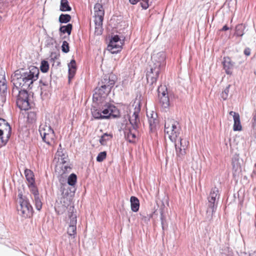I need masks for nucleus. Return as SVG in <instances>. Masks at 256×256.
<instances>
[{"instance_id": "nucleus-3", "label": "nucleus", "mask_w": 256, "mask_h": 256, "mask_svg": "<svg viewBox=\"0 0 256 256\" xmlns=\"http://www.w3.org/2000/svg\"><path fill=\"white\" fill-rule=\"evenodd\" d=\"M166 54L163 52L154 54L152 56V62L149 65L146 74L148 83L152 86V89L166 65Z\"/></svg>"}, {"instance_id": "nucleus-27", "label": "nucleus", "mask_w": 256, "mask_h": 256, "mask_svg": "<svg viewBox=\"0 0 256 256\" xmlns=\"http://www.w3.org/2000/svg\"><path fill=\"white\" fill-rule=\"evenodd\" d=\"M72 26L70 24H68L66 26H62L60 28V31L63 34L67 33L68 35H70L72 30Z\"/></svg>"}, {"instance_id": "nucleus-43", "label": "nucleus", "mask_w": 256, "mask_h": 256, "mask_svg": "<svg viewBox=\"0 0 256 256\" xmlns=\"http://www.w3.org/2000/svg\"><path fill=\"white\" fill-rule=\"evenodd\" d=\"M250 48H246L244 50V54L245 55L248 56L250 54Z\"/></svg>"}, {"instance_id": "nucleus-45", "label": "nucleus", "mask_w": 256, "mask_h": 256, "mask_svg": "<svg viewBox=\"0 0 256 256\" xmlns=\"http://www.w3.org/2000/svg\"><path fill=\"white\" fill-rule=\"evenodd\" d=\"M141 0H129L130 4H137L138 2H140Z\"/></svg>"}, {"instance_id": "nucleus-26", "label": "nucleus", "mask_w": 256, "mask_h": 256, "mask_svg": "<svg viewBox=\"0 0 256 256\" xmlns=\"http://www.w3.org/2000/svg\"><path fill=\"white\" fill-rule=\"evenodd\" d=\"M92 114L95 119H106L107 117L106 116H102V112L97 109H92Z\"/></svg>"}, {"instance_id": "nucleus-31", "label": "nucleus", "mask_w": 256, "mask_h": 256, "mask_svg": "<svg viewBox=\"0 0 256 256\" xmlns=\"http://www.w3.org/2000/svg\"><path fill=\"white\" fill-rule=\"evenodd\" d=\"M28 120L29 122L33 123L36 120V114L34 111L30 110L27 112Z\"/></svg>"}, {"instance_id": "nucleus-50", "label": "nucleus", "mask_w": 256, "mask_h": 256, "mask_svg": "<svg viewBox=\"0 0 256 256\" xmlns=\"http://www.w3.org/2000/svg\"><path fill=\"white\" fill-rule=\"evenodd\" d=\"M4 127H0V130H4Z\"/></svg>"}, {"instance_id": "nucleus-38", "label": "nucleus", "mask_w": 256, "mask_h": 256, "mask_svg": "<svg viewBox=\"0 0 256 256\" xmlns=\"http://www.w3.org/2000/svg\"><path fill=\"white\" fill-rule=\"evenodd\" d=\"M120 42H122V41L120 40L119 36L118 35H115L112 38L110 43L113 44L114 43H120Z\"/></svg>"}, {"instance_id": "nucleus-9", "label": "nucleus", "mask_w": 256, "mask_h": 256, "mask_svg": "<svg viewBox=\"0 0 256 256\" xmlns=\"http://www.w3.org/2000/svg\"><path fill=\"white\" fill-rule=\"evenodd\" d=\"M39 132L42 140L48 145L54 142L55 134L54 130L49 126L41 124L39 128Z\"/></svg>"}, {"instance_id": "nucleus-23", "label": "nucleus", "mask_w": 256, "mask_h": 256, "mask_svg": "<svg viewBox=\"0 0 256 256\" xmlns=\"http://www.w3.org/2000/svg\"><path fill=\"white\" fill-rule=\"evenodd\" d=\"M60 10L62 12H70L72 10L68 0H60Z\"/></svg>"}, {"instance_id": "nucleus-51", "label": "nucleus", "mask_w": 256, "mask_h": 256, "mask_svg": "<svg viewBox=\"0 0 256 256\" xmlns=\"http://www.w3.org/2000/svg\"><path fill=\"white\" fill-rule=\"evenodd\" d=\"M252 256H256V254L254 253L252 254Z\"/></svg>"}, {"instance_id": "nucleus-19", "label": "nucleus", "mask_w": 256, "mask_h": 256, "mask_svg": "<svg viewBox=\"0 0 256 256\" xmlns=\"http://www.w3.org/2000/svg\"><path fill=\"white\" fill-rule=\"evenodd\" d=\"M122 44V42H120V43H114L113 44L109 43L108 45V50L112 54L117 53L121 50Z\"/></svg>"}, {"instance_id": "nucleus-24", "label": "nucleus", "mask_w": 256, "mask_h": 256, "mask_svg": "<svg viewBox=\"0 0 256 256\" xmlns=\"http://www.w3.org/2000/svg\"><path fill=\"white\" fill-rule=\"evenodd\" d=\"M160 103L161 106L165 108H167L170 106V98L169 96H162L158 98Z\"/></svg>"}, {"instance_id": "nucleus-28", "label": "nucleus", "mask_w": 256, "mask_h": 256, "mask_svg": "<svg viewBox=\"0 0 256 256\" xmlns=\"http://www.w3.org/2000/svg\"><path fill=\"white\" fill-rule=\"evenodd\" d=\"M112 138V134L105 133L101 136L99 142L102 145H106L107 142L110 140Z\"/></svg>"}, {"instance_id": "nucleus-1", "label": "nucleus", "mask_w": 256, "mask_h": 256, "mask_svg": "<svg viewBox=\"0 0 256 256\" xmlns=\"http://www.w3.org/2000/svg\"><path fill=\"white\" fill-rule=\"evenodd\" d=\"M39 70L31 66L27 70H18L12 76V82L14 86L12 95L16 97V104L22 110L30 108L28 94L27 90L32 88L33 83L38 79Z\"/></svg>"}, {"instance_id": "nucleus-39", "label": "nucleus", "mask_w": 256, "mask_h": 256, "mask_svg": "<svg viewBox=\"0 0 256 256\" xmlns=\"http://www.w3.org/2000/svg\"><path fill=\"white\" fill-rule=\"evenodd\" d=\"M232 164L233 169L236 172L238 170L240 169V164L238 163V160H232Z\"/></svg>"}, {"instance_id": "nucleus-11", "label": "nucleus", "mask_w": 256, "mask_h": 256, "mask_svg": "<svg viewBox=\"0 0 256 256\" xmlns=\"http://www.w3.org/2000/svg\"><path fill=\"white\" fill-rule=\"evenodd\" d=\"M68 216L70 222L68 228L67 232L70 236L74 238L76 234V216L74 212H70Z\"/></svg>"}, {"instance_id": "nucleus-47", "label": "nucleus", "mask_w": 256, "mask_h": 256, "mask_svg": "<svg viewBox=\"0 0 256 256\" xmlns=\"http://www.w3.org/2000/svg\"><path fill=\"white\" fill-rule=\"evenodd\" d=\"M228 29H229V28L226 25H225L222 27V30L226 31V30H228Z\"/></svg>"}, {"instance_id": "nucleus-5", "label": "nucleus", "mask_w": 256, "mask_h": 256, "mask_svg": "<svg viewBox=\"0 0 256 256\" xmlns=\"http://www.w3.org/2000/svg\"><path fill=\"white\" fill-rule=\"evenodd\" d=\"M220 196V192L218 188L214 187L211 189L210 195L208 197L206 210V216L209 220L212 218L213 214L216 212Z\"/></svg>"}, {"instance_id": "nucleus-30", "label": "nucleus", "mask_w": 256, "mask_h": 256, "mask_svg": "<svg viewBox=\"0 0 256 256\" xmlns=\"http://www.w3.org/2000/svg\"><path fill=\"white\" fill-rule=\"evenodd\" d=\"M71 16L68 14H61L59 16V22L62 24H66L70 20Z\"/></svg>"}, {"instance_id": "nucleus-42", "label": "nucleus", "mask_w": 256, "mask_h": 256, "mask_svg": "<svg viewBox=\"0 0 256 256\" xmlns=\"http://www.w3.org/2000/svg\"><path fill=\"white\" fill-rule=\"evenodd\" d=\"M160 220H161V224H162V229L164 228V222H165V218H164V216L163 214V213L162 212H161V214H160Z\"/></svg>"}, {"instance_id": "nucleus-29", "label": "nucleus", "mask_w": 256, "mask_h": 256, "mask_svg": "<svg viewBox=\"0 0 256 256\" xmlns=\"http://www.w3.org/2000/svg\"><path fill=\"white\" fill-rule=\"evenodd\" d=\"M245 26L242 24H238L236 27L235 34L238 36H242L244 34Z\"/></svg>"}, {"instance_id": "nucleus-37", "label": "nucleus", "mask_w": 256, "mask_h": 256, "mask_svg": "<svg viewBox=\"0 0 256 256\" xmlns=\"http://www.w3.org/2000/svg\"><path fill=\"white\" fill-rule=\"evenodd\" d=\"M62 50L64 53H67L70 50L68 43L66 40L62 42Z\"/></svg>"}, {"instance_id": "nucleus-21", "label": "nucleus", "mask_w": 256, "mask_h": 256, "mask_svg": "<svg viewBox=\"0 0 256 256\" xmlns=\"http://www.w3.org/2000/svg\"><path fill=\"white\" fill-rule=\"evenodd\" d=\"M116 110V107L111 105L108 106L106 108L102 110V116H106V118H108L110 116L116 117V116L113 114V112Z\"/></svg>"}, {"instance_id": "nucleus-34", "label": "nucleus", "mask_w": 256, "mask_h": 256, "mask_svg": "<svg viewBox=\"0 0 256 256\" xmlns=\"http://www.w3.org/2000/svg\"><path fill=\"white\" fill-rule=\"evenodd\" d=\"M0 127H4L5 129L12 132V128L9 124L4 118H0Z\"/></svg>"}, {"instance_id": "nucleus-32", "label": "nucleus", "mask_w": 256, "mask_h": 256, "mask_svg": "<svg viewBox=\"0 0 256 256\" xmlns=\"http://www.w3.org/2000/svg\"><path fill=\"white\" fill-rule=\"evenodd\" d=\"M77 180V176L76 174H72L68 177V184L71 186L75 185Z\"/></svg>"}, {"instance_id": "nucleus-25", "label": "nucleus", "mask_w": 256, "mask_h": 256, "mask_svg": "<svg viewBox=\"0 0 256 256\" xmlns=\"http://www.w3.org/2000/svg\"><path fill=\"white\" fill-rule=\"evenodd\" d=\"M158 98L168 96L167 88L166 86L160 85L158 88Z\"/></svg>"}, {"instance_id": "nucleus-6", "label": "nucleus", "mask_w": 256, "mask_h": 256, "mask_svg": "<svg viewBox=\"0 0 256 256\" xmlns=\"http://www.w3.org/2000/svg\"><path fill=\"white\" fill-rule=\"evenodd\" d=\"M18 202L20 204V206L18 207V210L20 215L24 218L32 216L33 208L28 198L23 196L22 192L18 194Z\"/></svg>"}, {"instance_id": "nucleus-13", "label": "nucleus", "mask_w": 256, "mask_h": 256, "mask_svg": "<svg viewBox=\"0 0 256 256\" xmlns=\"http://www.w3.org/2000/svg\"><path fill=\"white\" fill-rule=\"evenodd\" d=\"M146 115L148 118L150 130L152 131L156 128V126L158 124L157 114L154 111H151L150 112H147Z\"/></svg>"}, {"instance_id": "nucleus-49", "label": "nucleus", "mask_w": 256, "mask_h": 256, "mask_svg": "<svg viewBox=\"0 0 256 256\" xmlns=\"http://www.w3.org/2000/svg\"><path fill=\"white\" fill-rule=\"evenodd\" d=\"M252 120H254V122L256 123V115L254 116Z\"/></svg>"}, {"instance_id": "nucleus-4", "label": "nucleus", "mask_w": 256, "mask_h": 256, "mask_svg": "<svg viewBox=\"0 0 256 256\" xmlns=\"http://www.w3.org/2000/svg\"><path fill=\"white\" fill-rule=\"evenodd\" d=\"M134 106L132 114L130 116L129 122L131 124V128H126L124 134L127 140L131 143L136 142L138 134V129L140 124L139 113L140 111V102H136L132 105Z\"/></svg>"}, {"instance_id": "nucleus-8", "label": "nucleus", "mask_w": 256, "mask_h": 256, "mask_svg": "<svg viewBox=\"0 0 256 256\" xmlns=\"http://www.w3.org/2000/svg\"><path fill=\"white\" fill-rule=\"evenodd\" d=\"M94 12L96 25L95 32L97 34H100L102 33V25L104 14L102 6L99 3H96L94 6Z\"/></svg>"}, {"instance_id": "nucleus-7", "label": "nucleus", "mask_w": 256, "mask_h": 256, "mask_svg": "<svg viewBox=\"0 0 256 256\" xmlns=\"http://www.w3.org/2000/svg\"><path fill=\"white\" fill-rule=\"evenodd\" d=\"M114 84V80L110 76H104L101 82L98 84V86L96 88L94 96L98 94L100 97H104L110 92Z\"/></svg>"}, {"instance_id": "nucleus-2", "label": "nucleus", "mask_w": 256, "mask_h": 256, "mask_svg": "<svg viewBox=\"0 0 256 256\" xmlns=\"http://www.w3.org/2000/svg\"><path fill=\"white\" fill-rule=\"evenodd\" d=\"M165 136H166L174 143L176 158L178 161H182L186 154L188 142L182 138L181 129L178 122L174 119L168 118L164 124Z\"/></svg>"}, {"instance_id": "nucleus-22", "label": "nucleus", "mask_w": 256, "mask_h": 256, "mask_svg": "<svg viewBox=\"0 0 256 256\" xmlns=\"http://www.w3.org/2000/svg\"><path fill=\"white\" fill-rule=\"evenodd\" d=\"M24 174L26 180L28 182V184H32V183H35V180L34 178V172L29 169H26L24 170Z\"/></svg>"}, {"instance_id": "nucleus-18", "label": "nucleus", "mask_w": 256, "mask_h": 256, "mask_svg": "<svg viewBox=\"0 0 256 256\" xmlns=\"http://www.w3.org/2000/svg\"><path fill=\"white\" fill-rule=\"evenodd\" d=\"M131 210L133 212H138L140 208V201L134 196H132L130 198Z\"/></svg>"}, {"instance_id": "nucleus-12", "label": "nucleus", "mask_w": 256, "mask_h": 256, "mask_svg": "<svg viewBox=\"0 0 256 256\" xmlns=\"http://www.w3.org/2000/svg\"><path fill=\"white\" fill-rule=\"evenodd\" d=\"M7 92L6 81L4 77H2L0 80V106H2L6 102Z\"/></svg>"}, {"instance_id": "nucleus-14", "label": "nucleus", "mask_w": 256, "mask_h": 256, "mask_svg": "<svg viewBox=\"0 0 256 256\" xmlns=\"http://www.w3.org/2000/svg\"><path fill=\"white\" fill-rule=\"evenodd\" d=\"M223 67L227 74H232L234 68V63L228 57L224 58L222 61Z\"/></svg>"}, {"instance_id": "nucleus-44", "label": "nucleus", "mask_w": 256, "mask_h": 256, "mask_svg": "<svg viewBox=\"0 0 256 256\" xmlns=\"http://www.w3.org/2000/svg\"><path fill=\"white\" fill-rule=\"evenodd\" d=\"M240 256H252V254L244 252H240Z\"/></svg>"}, {"instance_id": "nucleus-16", "label": "nucleus", "mask_w": 256, "mask_h": 256, "mask_svg": "<svg viewBox=\"0 0 256 256\" xmlns=\"http://www.w3.org/2000/svg\"><path fill=\"white\" fill-rule=\"evenodd\" d=\"M230 115L232 116H233L234 124L233 130L234 131H239L241 130L242 127L240 124V115L238 113L234 112L233 111H230L229 112Z\"/></svg>"}, {"instance_id": "nucleus-40", "label": "nucleus", "mask_w": 256, "mask_h": 256, "mask_svg": "<svg viewBox=\"0 0 256 256\" xmlns=\"http://www.w3.org/2000/svg\"><path fill=\"white\" fill-rule=\"evenodd\" d=\"M47 46L53 45L56 40L52 38H48L46 40Z\"/></svg>"}, {"instance_id": "nucleus-15", "label": "nucleus", "mask_w": 256, "mask_h": 256, "mask_svg": "<svg viewBox=\"0 0 256 256\" xmlns=\"http://www.w3.org/2000/svg\"><path fill=\"white\" fill-rule=\"evenodd\" d=\"M67 158H60V168L61 169V171L59 173L61 174H64L66 172H70L71 170V167L69 162Z\"/></svg>"}, {"instance_id": "nucleus-33", "label": "nucleus", "mask_w": 256, "mask_h": 256, "mask_svg": "<svg viewBox=\"0 0 256 256\" xmlns=\"http://www.w3.org/2000/svg\"><path fill=\"white\" fill-rule=\"evenodd\" d=\"M40 70L42 72H46L49 69V64L46 60H42L40 64Z\"/></svg>"}, {"instance_id": "nucleus-17", "label": "nucleus", "mask_w": 256, "mask_h": 256, "mask_svg": "<svg viewBox=\"0 0 256 256\" xmlns=\"http://www.w3.org/2000/svg\"><path fill=\"white\" fill-rule=\"evenodd\" d=\"M12 132H9L6 129L0 130V146H4L8 142Z\"/></svg>"}, {"instance_id": "nucleus-36", "label": "nucleus", "mask_w": 256, "mask_h": 256, "mask_svg": "<svg viewBox=\"0 0 256 256\" xmlns=\"http://www.w3.org/2000/svg\"><path fill=\"white\" fill-rule=\"evenodd\" d=\"M106 152H100L98 154L96 157V160L98 162H102L106 158Z\"/></svg>"}, {"instance_id": "nucleus-35", "label": "nucleus", "mask_w": 256, "mask_h": 256, "mask_svg": "<svg viewBox=\"0 0 256 256\" xmlns=\"http://www.w3.org/2000/svg\"><path fill=\"white\" fill-rule=\"evenodd\" d=\"M230 86V84L228 85L222 92L221 97L224 100H226L228 98Z\"/></svg>"}, {"instance_id": "nucleus-46", "label": "nucleus", "mask_w": 256, "mask_h": 256, "mask_svg": "<svg viewBox=\"0 0 256 256\" xmlns=\"http://www.w3.org/2000/svg\"><path fill=\"white\" fill-rule=\"evenodd\" d=\"M51 60H54V59L57 58V56L56 54L52 53L51 54Z\"/></svg>"}, {"instance_id": "nucleus-41", "label": "nucleus", "mask_w": 256, "mask_h": 256, "mask_svg": "<svg viewBox=\"0 0 256 256\" xmlns=\"http://www.w3.org/2000/svg\"><path fill=\"white\" fill-rule=\"evenodd\" d=\"M56 155L58 156V160L60 161V158H66V156L62 152L58 150L56 152Z\"/></svg>"}, {"instance_id": "nucleus-10", "label": "nucleus", "mask_w": 256, "mask_h": 256, "mask_svg": "<svg viewBox=\"0 0 256 256\" xmlns=\"http://www.w3.org/2000/svg\"><path fill=\"white\" fill-rule=\"evenodd\" d=\"M28 187L31 194L33 195V197H32V198L34 200L36 208L38 210H40L42 207V202L40 198L38 189L36 186L35 183L28 184Z\"/></svg>"}, {"instance_id": "nucleus-48", "label": "nucleus", "mask_w": 256, "mask_h": 256, "mask_svg": "<svg viewBox=\"0 0 256 256\" xmlns=\"http://www.w3.org/2000/svg\"><path fill=\"white\" fill-rule=\"evenodd\" d=\"M40 84H42L43 86H48V83L46 82H43L42 80H40Z\"/></svg>"}, {"instance_id": "nucleus-20", "label": "nucleus", "mask_w": 256, "mask_h": 256, "mask_svg": "<svg viewBox=\"0 0 256 256\" xmlns=\"http://www.w3.org/2000/svg\"><path fill=\"white\" fill-rule=\"evenodd\" d=\"M68 78H72L76 72V62L75 60H72L68 64Z\"/></svg>"}]
</instances>
